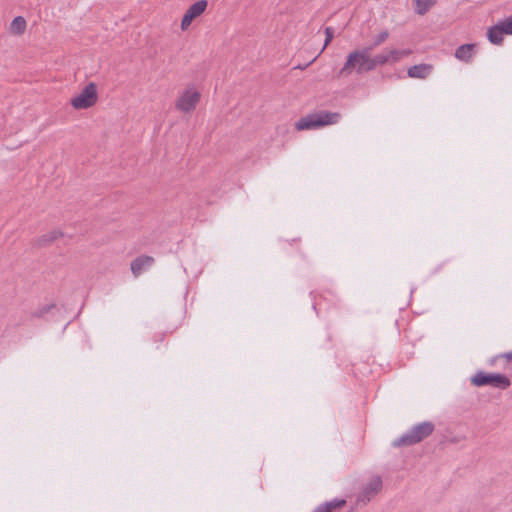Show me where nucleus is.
Segmentation results:
<instances>
[{"label": "nucleus", "mask_w": 512, "mask_h": 512, "mask_svg": "<svg viewBox=\"0 0 512 512\" xmlns=\"http://www.w3.org/2000/svg\"><path fill=\"white\" fill-rule=\"evenodd\" d=\"M341 115L337 112L317 111L300 118L295 128L298 131L317 129L331 124H336Z\"/></svg>", "instance_id": "f257e3e1"}, {"label": "nucleus", "mask_w": 512, "mask_h": 512, "mask_svg": "<svg viewBox=\"0 0 512 512\" xmlns=\"http://www.w3.org/2000/svg\"><path fill=\"white\" fill-rule=\"evenodd\" d=\"M437 0H413L415 12L418 15H425L435 4Z\"/></svg>", "instance_id": "dca6fc26"}, {"label": "nucleus", "mask_w": 512, "mask_h": 512, "mask_svg": "<svg viewBox=\"0 0 512 512\" xmlns=\"http://www.w3.org/2000/svg\"><path fill=\"white\" fill-rule=\"evenodd\" d=\"M364 62L365 48L353 50L347 55L346 61L339 70L337 77H347L354 71H356L357 74L365 73Z\"/></svg>", "instance_id": "7ed1b4c3"}, {"label": "nucleus", "mask_w": 512, "mask_h": 512, "mask_svg": "<svg viewBox=\"0 0 512 512\" xmlns=\"http://www.w3.org/2000/svg\"><path fill=\"white\" fill-rule=\"evenodd\" d=\"M346 500L344 499H333L317 506L313 512H333L336 509L344 507Z\"/></svg>", "instance_id": "f8f14e48"}, {"label": "nucleus", "mask_w": 512, "mask_h": 512, "mask_svg": "<svg viewBox=\"0 0 512 512\" xmlns=\"http://www.w3.org/2000/svg\"><path fill=\"white\" fill-rule=\"evenodd\" d=\"M201 95L194 89L185 90L176 101V108L182 112L193 111L199 103Z\"/></svg>", "instance_id": "0eeeda50"}, {"label": "nucleus", "mask_w": 512, "mask_h": 512, "mask_svg": "<svg viewBox=\"0 0 512 512\" xmlns=\"http://www.w3.org/2000/svg\"><path fill=\"white\" fill-rule=\"evenodd\" d=\"M503 31L498 24L490 27L487 32L488 40L495 45H499L503 42Z\"/></svg>", "instance_id": "2eb2a0df"}, {"label": "nucleus", "mask_w": 512, "mask_h": 512, "mask_svg": "<svg viewBox=\"0 0 512 512\" xmlns=\"http://www.w3.org/2000/svg\"><path fill=\"white\" fill-rule=\"evenodd\" d=\"M435 429L430 421L421 422L393 441L394 447H408L415 445L429 437Z\"/></svg>", "instance_id": "f03ea898"}, {"label": "nucleus", "mask_w": 512, "mask_h": 512, "mask_svg": "<svg viewBox=\"0 0 512 512\" xmlns=\"http://www.w3.org/2000/svg\"><path fill=\"white\" fill-rule=\"evenodd\" d=\"M389 37V32L387 30L381 31L374 39L373 43L369 46L372 47V50L379 45L383 44Z\"/></svg>", "instance_id": "aec40b11"}, {"label": "nucleus", "mask_w": 512, "mask_h": 512, "mask_svg": "<svg viewBox=\"0 0 512 512\" xmlns=\"http://www.w3.org/2000/svg\"><path fill=\"white\" fill-rule=\"evenodd\" d=\"M166 337V334L164 332H159L155 334V341L162 342Z\"/></svg>", "instance_id": "b1692460"}, {"label": "nucleus", "mask_w": 512, "mask_h": 512, "mask_svg": "<svg viewBox=\"0 0 512 512\" xmlns=\"http://www.w3.org/2000/svg\"><path fill=\"white\" fill-rule=\"evenodd\" d=\"M371 51H372V47H365V62H364L365 63L364 64L365 72L373 71L379 66L378 63H376V57L370 56Z\"/></svg>", "instance_id": "a211bd4d"}, {"label": "nucleus", "mask_w": 512, "mask_h": 512, "mask_svg": "<svg viewBox=\"0 0 512 512\" xmlns=\"http://www.w3.org/2000/svg\"><path fill=\"white\" fill-rule=\"evenodd\" d=\"M64 234L62 231L60 230H52V231H49L48 233L46 234H43L41 235L37 240H36V243L38 246L40 247H44V246H47L51 243H53L55 240L63 237Z\"/></svg>", "instance_id": "ddd939ff"}, {"label": "nucleus", "mask_w": 512, "mask_h": 512, "mask_svg": "<svg viewBox=\"0 0 512 512\" xmlns=\"http://www.w3.org/2000/svg\"><path fill=\"white\" fill-rule=\"evenodd\" d=\"M471 383L476 387L492 386L501 390H505L510 387V379L499 373H484L482 371L477 372L472 378Z\"/></svg>", "instance_id": "20e7f679"}, {"label": "nucleus", "mask_w": 512, "mask_h": 512, "mask_svg": "<svg viewBox=\"0 0 512 512\" xmlns=\"http://www.w3.org/2000/svg\"><path fill=\"white\" fill-rule=\"evenodd\" d=\"M475 44H463L455 51V57L463 62L469 63L475 55Z\"/></svg>", "instance_id": "9b49d317"}, {"label": "nucleus", "mask_w": 512, "mask_h": 512, "mask_svg": "<svg viewBox=\"0 0 512 512\" xmlns=\"http://www.w3.org/2000/svg\"><path fill=\"white\" fill-rule=\"evenodd\" d=\"M497 24L500 26L504 34L512 35V16L499 21Z\"/></svg>", "instance_id": "6ab92c4d"}, {"label": "nucleus", "mask_w": 512, "mask_h": 512, "mask_svg": "<svg viewBox=\"0 0 512 512\" xmlns=\"http://www.w3.org/2000/svg\"><path fill=\"white\" fill-rule=\"evenodd\" d=\"M308 65H309V64L304 65V66H303V65H300V66H298V68H300V69H305Z\"/></svg>", "instance_id": "393cba45"}, {"label": "nucleus", "mask_w": 512, "mask_h": 512, "mask_svg": "<svg viewBox=\"0 0 512 512\" xmlns=\"http://www.w3.org/2000/svg\"><path fill=\"white\" fill-rule=\"evenodd\" d=\"M207 6V0H198L197 2L193 3L183 15V18L181 20V29L183 31L187 30L191 25L192 21L201 16L205 12Z\"/></svg>", "instance_id": "6e6552de"}, {"label": "nucleus", "mask_w": 512, "mask_h": 512, "mask_svg": "<svg viewBox=\"0 0 512 512\" xmlns=\"http://www.w3.org/2000/svg\"><path fill=\"white\" fill-rule=\"evenodd\" d=\"M375 57H376V63H378L379 66H383L387 63H390L389 56H388V50H386L382 53L376 54Z\"/></svg>", "instance_id": "4be33fe9"}, {"label": "nucleus", "mask_w": 512, "mask_h": 512, "mask_svg": "<svg viewBox=\"0 0 512 512\" xmlns=\"http://www.w3.org/2000/svg\"><path fill=\"white\" fill-rule=\"evenodd\" d=\"M325 42L322 51L331 43L334 38V29L332 27H326L325 30Z\"/></svg>", "instance_id": "412c9836"}, {"label": "nucleus", "mask_w": 512, "mask_h": 512, "mask_svg": "<svg viewBox=\"0 0 512 512\" xmlns=\"http://www.w3.org/2000/svg\"><path fill=\"white\" fill-rule=\"evenodd\" d=\"M27 27V23L24 17L17 16L10 23V32L14 35H22Z\"/></svg>", "instance_id": "4468645a"}, {"label": "nucleus", "mask_w": 512, "mask_h": 512, "mask_svg": "<svg viewBox=\"0 0 512 512\" xmlns=\"http://www.w3.org/2000/svg\"><path fill=\"white\" fill-rule=\"evenodd\" d=\"M432 70L433 66L431 64L422 63L408 68L407 74L411 78L425 79L431 74Z\"/></svg>", "instance_id": "9d476101"}, {"label": "nucleus", "mask_w": 512, "mask_h": 512, "mask_svg": "<svg viewBox=\"0 0 512 512\" xmlns=\"http://www.w3.org/2000/svg\"><path fill=\"white\" fill-rule=\"evenodd\" d=\"M382 489V479L380 476H374L370 481L363 487L361 492L358 494L356 504L359 506H365L370 502Z\"/></svg>", "instance_id": "423d86ee"}, {"label": "nucleus", "mask_w": 512, "mask_h": 512, "mask_svg": "<svg viewBox=\"0 0 512 512\" xmlns=\"http://www.w3.org/2000/svg\"><path fill=\"white\" fill-rule=\"evenodd\" d=\"M412 53L410 49H390L388 50V56L390 63H396L400 61L402 58L409 56Z\"/></svg>", "instance_id": "f3484780"}, {"label": "nucleus", "mask_w": 512, "mask_h": 512, "mask_svg": "<svg viewBox=\"0 0 512 512\" xmlns=\"http://www.w3.org/2000/svg\"><path fill=\"white\" fill-rule=\"evenodd\" d=\"M500 358H504V359H506L508 362H512V351H510V352H506V353H502V354L497 355L496 357H494V358L491 360V364H493L497 359H500Z\"/></svg>", "instance_id": "5701e85b"}, {"label": "nucleus", "mask_w": 512, "mask_h": 512, "mask_svg": "<svg viewBox=\"0 0 512 512\" xmlns=\"http://www.w3.org/2000/svg\"><path fill=\"white\" fill-rule=\"evenodd\" d=\"M97 87L93 82L88 83L81 93L73 97L70 101L72 107L77 110L88 109L97 102Z\"/></svg>", "instance_id": "39448f33"}, {"label": "nucleus", "mask_w": 512, "mask_h": 512, "mask_svg": "<svg viewBox=\"0 0 512 512\" xmlns=\"http://www.w3.org/2000/svg\"><path fill=\"white\" fill-rule=\"evenodd\" d=\"M155 260L152 256L140 255L131 262V271L135 277L140 276L144 271L149 269Z\"/></svg>", "instance_id": "1a4fd4ad"}]
</instances>
